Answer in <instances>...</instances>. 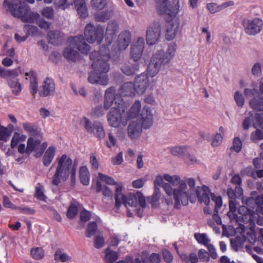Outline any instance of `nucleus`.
I'll return each mask as SVG.
<instances>
[{
  "label": "nucleus",
  "mask_w": 263,
  "mask_h": 263,
  "mask_svg": "<svg viewBox=\"0 0 263 263\" xmlns=\"http://www.w3.org/2000/svg\"><path fill=\"white\" fill-rule=\"evenodd\" d=\"M89 57L93 61L91 66L93 71L89 73L88 82L93 84L107 85L109 81L107 72L110 69L107 62L110 58L108 47L105 45H101L99 52L93 51Z\"/></svg>",
  "instance_id": "nucleus-1"
},
{
  "label": "nucleus",
  "mask_w": 263,
  "mask_h": 263,
  "mask_svg": "<svg viewBox=\"0 0 263 263\" xmlns=\"http://www.w3.org/2000/svg\"><path fill=\"white\" fill-rule=\"evenodd\" d=\"M57 166L53 175L52 183L58 186L62 181H65L70 177L72 185L76 181L77 163L76 160L72 163V159L66 154L56 158Z\"/></svg>",
  "instance_id": "nucleus-2"
},
{
  "label": "nucleus",
  "mask_w": 263,
  "mask_h": 263,
  "mask_svg": "<svg viewBox=\"0 0 263 263\" xmlns=\"http://www.w3.org/2000/svg\"><path fill=\"white\" fill-rule=\"evenodd\" d=\"M187 182L190 187L187 192L185 191L187 186L184 180H182L177 189L174 191V208L175 209H179L181 204L183 205H187L189 201L194 203L196 200V196L199 195L200 187L197 186L195 189V179L190 178L187 179Z\"/></svg>",
  "instance_id": "nucleus-3"
},
{
  "label": "nucleus",
  "mask_w": 263,
  "mask_h": 263,
  "mask_svg": "<svg viewBox=\"0 0 263 263\" xmlns=\"http://www.w3.org/2000/svg\"><path fill=\"white\" fill-rule=\"evenodd\" d=\"M3 6L13 16L20 18L24 23H32L40 17L39 14L31 12L30 7L25 2L5 0Z\"/></svg>",
  "instance_id": "nucleus-4"
},
{
  "label": "nucleus",
  "mask_w": 263,
  "mask_h": 263,
  "mask_svg": "<svg viewBox=\"0 0 263 263\" xmlns=\"http://www.w3.org/2000/svg\"><path fill=\"white\" fill-rule=\"evenodd\" d=\"M70 46L64 48L63 51V57L68 61L75 62L79 56V52L74 50L75 47L83 54H88L90 50V46L87 44L82 35L71 36L68 40Z\"/></svg>",
  "instance_id": "nucleus-5"
},
{
  "label": "nucleus",
  "mask_w": 263,
  "mask_h": 263,
  "mask_svg": "<svg viewBox=\"0 0 263 263\" xmlns=\"http://www.w3.org/2000/svg\"><path fill=\"white\" fill-rule=\"evenodd\" d=\"M176 49V45L170 44L166 53L164 50H160L154 54L147 67L148 74L154 77L157 74L161 66L168 63L174 57Z\"/></svg>",
  "instance_id": "nucleus-6"
},
{
  "label": "nucleus",
  "mask_w": 263,
  "mask_h": 263,
  "mask_svg": "<svg viewBox=\"0 0 263 263\" xmlns=\"http://www.w3.org/2000/svg\"><path fill=\"white\" fill-rule=\"evenodd\" d=\"M140 115L141 124L137 122L133 121L128 125V135L132 140L136 139L140 136L142 128L147 129L153 124V114L149 107L145 106L143 108Z\"/></svg>",
  "instance_id": "nucleus-7"
},
{
  "label": "nucleus",
  "mask_w": 263,
  "mask_h": 263,
  "mask_svg": "<svg viewBox=\"0 0 263 263\" xmlns=\"http://www.w3.org/2000/svg\"><path fill=\"white\" fill-rule=\"evenodd\" d=\"M107 120L109 124L114 127H119L121 125L125 126L128 121L125 107L123 105H117V107H113L107 115Z\"/></svg>",
  "instance_id": "nucleus-8"
},
{
  "label": "nucleus",
  "mask_w": 263,
  "mask_h": 263,
  "mask_svg": "<svg viewBox=\"0 0 263 263\" xmlns=\"http://www.w3.org/2000/svg\"><path fill=\"white\" fill-rule=\"evenodd\" d=\"M156 2L160 15L166 14L172 18L178 12V0H156Z\"/></svg>",
  "instance_id": "nucleus-9"
},
{
  "label": "nucleus",
  "mask_w": 263,
  "mask_h": 263,
  "mask_svg": "<svg viewBox=\"0 0 263 263\" xmlns=\"http://www.w3.org/2000/svg\"><path fill=\"white\" fill-rule=\"evenodd\" d=\"M104 28L101 26L95 27L91 24H88L85 28L84 34L86 40L89 43L96 42L100 44L104 37Z\"/></svg>",
  "instance_id": "nucleus-10"
},
{
  "label": "nucleus",
  "mask_w": 263,
  "mask_h": 263,
  "mask_svg": "<svg viewBox=\"0 0 263 263\" xmlns=\"http://www.w3.org/2000/svg\"><path fill=\"white\" fill-rule=\"evenodd\" d=\"M122 185H119L116 188L115 195L116 207L119 208L122 201L125 204H128L131 206H136L137 205V194L136 195H130L126 197L125 195L122 194Z\"/></svg>",
  "instance_id": "nucleus-11"
},
{
  "label": "nucleus",
  "mask_w": 263,
  "mask_h": 263,
  "mask_svg": "<svg viewBox=\"0 0 263 263\" xmlns=\"http://www.w3.org/2000/svg\"><path fill=\"white\" fill-rule=\"evenodd\" d=\"M242 25L245 32L249 35H255L261 32L263 29V21L259 18L253 19H245Z\"/></svg>",
  "instance_id": "nucleus-12"
},
{
  "label": "nucleus",
  "mask_w": 263,
  "mask_h": 263,
  "mask_svg": "<svg viewBox=\"0 0 263 263\" xmlns=\"http://www.w3.org/2000/svg\"><path fill=\"white\" fill-rule=\"evenodd\" d=\"M115 91L114 87H110L106 90L103 106L105 110H108L113 104L114 102L116 105L115 107H117V105H123V98L121 95L115 94Z\"/></svg>",
  "instance_id": "nucleus-13"
},
{
  "label": "nucleus",
  "mask_w": 263,
  "mask_h": 263,
  "mask_svg": "<svg viewBox=\"0 0 263 263\" xmlns=\"http://www.w3.org/2000/svg\"><path fill=\"white\" fill-rule=\"evenodd\" d=\"M161 26L159 22H154L147 28L146 34L147 43L154 45L159 41L161 35Z\"/></svg>",
  "instance_id": "nucleus-14"
},
{
  "label": "nucleus",
  "mask_w": 263,
  "mask_h": 263,
  "mask_svg": "<svg viewBox=\"0 0 263 263\" xmlns=\"http://www.w3.org/2000/svg\"><path fill=\"white\" fill-rule=\"evenodd\" d=\"M85 121L84 127L88 133H93L96 137L103 139L105 137V133L102 123L98 121H96L92 124L91 122L87 118L84 117Z\"/></svg>",
  "instance_id": "nucleus-15"
},
{
  "label": "nucleus",
  "mask_w": 263,
  "mask_h": 263,
  "mask_svg": "<svg viewBox=\"0 0 263 263\" xmlns=\"http://www.w3.org/2000/svg\"><path fill=\"white\" fill-rule=\"evenodd\" d=\"M144 46V39L143 37H139L138 40L133 44L130 50V54L134 61L137 62L141 57Z\"/></svg>",
  "instance_id": "nucleus-16"
},
{
  "label": "nucleus",
  "mask_w": 263,
  "mask_h": 263,
  "mask_svg": "<svg viewBox=\"0 0 263 263\" xmlns=\"http://www.w3.org/2000/svg\"><path fill=\"white\" fill-rule=\"evenodd\" d=\"M148 76L147 74L142 73L135 78L134 85L138 93H143L148 86Z\"/></svg>",
  "instance_id": "nucleus-17"
},
{
  "label": "nucleus",
  "mask_w": 263,
  "mask_h": 263,
  "mask_svg": "<svg viewBox=\"0 0 263 263\" xmlns=\"http://www.w3.org/2000/svg\"><path fill=\"white\" fill-rule=\"evenodd\" d=\"M119 26L117 23L111 22L108 24L105 34L106 46H109L116 36Z\"/></svg>",
  "instance_id": "nucleus-18"
},
{
  "label": "nucleus",
  "mask_w": 263,
  "mask_h": 263,
  "mask_svg": "<svg viewBox=\"0 0 263 263\" xmlns=\"http://www.w3.org/2000/svg\"><path fill=\"white\" fill-rule=\"evenodd\" d=\"M179 27L178 22H167L165 25L166 33L165 39L167 41L173 40L176 36Z\"/></svg>",
  "instance_id": "nucleus-19"
},
{
  "label": "nucleus",
  "mask_w": 263,
  "mask_h": 263,
  "mask_svg": "<svg viewBox=\"0 0 263 263\" xmlns=\"http://www.w3.org/2000/svg\"><path fill=\"white\" fill-rule=\"evenodd\" d=\"M238 211L241 215V218L243 222H251L254 221L256 215L254 210L242 205L238 208Z\"/></svg>",
  "instance_id": "nucleus-20"
},
{
  "label": "nucleus",
  "mask_w": 263,
  "mask_h": 263,
  "mask_svg": "<svg viewBox=\"0 0 263 263\" xmlns=\"http://www.w3.org/2000/svg\"><path fill=\"white\" fill-rule=\"evenodd\" d=\"M55 90V84L52 78H46L44 81L43 90L39 92L40 97H45L50 95Z\"/></svg>",
  "instance_id": "nucleus-21"
},
{
  "label": "nucleus",
  "mask_w": 263,
  "mask_h": 263,
  "mask_svg": "<svg viewBox=\"0 0 263 263\" xmlns=\"http://www.w3.org/2000/svg\"><path fill=\"white\" fill-rule=\"evenodd\" d=\"M131 42V33L128 30L122 31L118 37V48L123 50L129 46Z\"/></svg>",
  "instance_id": "nucleus-22"
},
{
  "label": "nucleus",
  "mask_w": 263,
  "mask_h": 263,
  "mask_svg": "<svg viewBox=\"0 0 263 263\" xmlns=\"http://www.w3.org/2000/svg\"><path fill=\"white\" fill-rule=\"evenodd\" d=\"M136 89L134 83L129 82L124 83L119 89V92L118 93L121 95V98L123 96L133 97L135 95Z\"/></svg>",
  "instance_id": "nucleus-23"
},
{
  "label": "nucleus",
  "mask_w": 263,
  "mask_h": 263,
  "mask_svg": "<svg viewBox=\"0 0 263 263\" xmlns=\"http://www.w3.org/2000/svg\"><path fill=\"white\" fill-rule=\"evenodd\" d=\"M139 64L135 61L134 63H125L121 67L122 72L126 76H130L136 74L139 71Z\"/></svg>",
  "instance_id": "nucleus-24"
},
{
  "label": "nucleus",
  "mask_w": 263,
  "mask_h": 263,
  "mask_svg": "<svg viewBox=\"0 0 263 263\" xmlns=\"http://www.w3.org/2000/svg\"><path fill=\"white\" fill-rule=\"evenodd\" d=\"M141 258L142 263H160L161 261V256L157 253L149 254L146 252H143Z\"/></svg>",
  "instance_id": "nucleus-25"
},
{
  "label": "nucleus",
  "mask_w": 263,
  "mask_h": 263,
  "mask_svg": "<svg viewBox=\"0 0 263 263\" xmlns=\"http://www.w3.org/2000/svg\"><path fill=\"white\" fill-rule=\"evenodd\" d=\"M6 80L12 93L16 96L19 95L22 89V86L19 80L11 77H8Z\"/></svg>",
  "instance_id": "nucleus-26"
},
{
  "label": "nucleus",
  "mask_w": 263,
  "mask_h": 263,
  "mask_svg": "<svg viewBox=\"0 0 263 263\" xmlns=\"http://www.w3.org/2000/svg\"><path fill=\"white\" fill-rule=\"evenodd\" d=\"M25 76L29 77L30 86L29 88L31 93L33 96H35L38 90V83L37 81L36 73L33 70H30L25 73Z\"/></svg>",
  "instance_id": "nucleus-27"
},
{
  "label": "nucleus",
  "mask_w": 263,
  "mask_h": 263,
  "mask_svg": "<svg viewBox=\"0 0 263 263\" xmlns=\"http://www.w3.org/2000/svg\"><path fill=\"white\" fill-rule=\"evenodd\" d=\"M55 155V148L54 146H49L43 156V164L46 167L49 166L53 160Z\"/></svg>",
  "instance_id": "nucleus-28"
},
{
  "label": "nucleus",
  "mask_w": 263,
  "mask_h": 263,
  "mask_svg": "<svg viewBox=\"0 0 263 263\" xmlns=\"http://www.w3.org/2000/svg\"><path fill=\"white\" fill-rule=\"evenodd\" d=\"M41 143V141L39 139H34L31 137L29 138L27 140L26 153L30 154L33 151L37 152L39 149Z\"/></svg>",
  "instance_id": "nucleus-29"
},
{
  "label": "nucleus",
  "mask_w": 263,
  "mask_h": 263,
  "mask_svg": "<svg viewBox=\"0 0 263 263\" xmlns=\"http://www.w3.org/2000/svg\"><path fill=\"white\" fill-rule=\"evenodd\" d=\"M49 43L54 45H58L62 41V34L58 31H50L47 34Z\"/></svg>",
  "instance_id": "nucleus-30"
},
{
  "label": "nucleus",
  "mask_w": 263,
  "mask_h": 263,
  "mask_svg": "<svg viewBox=\"0 0 263 263\" xmlns=\"http://www.w3.org/2000/svg\"><path fill=\"white\" fill-rule=\"evenodd\" d=\"M90 173L86 166H82L79 169V177L81 182L84 185H87L90 182Z\"/></svg>",
  "instance_id": "nucleus-31"
},
{
  "label": "nucleus",
  "mask_w": 263,
  "mask_h": 263,
  "mask_svg": "<svg viewBox=\"0 0 263 263\" xmlns=\"http://www.w3.org/2000/svg\"><path fill=\"white\" fill-rule=\"evenodd\" d=\"M104 252V260L106 263H114L119 257L118 252L112 250L109 247L105 250Z\"/></svg>",
  "instance_id": "nucleus-32"
},
{
  "label": "nucleus",
  "mask_w": 263,
  "mask_h": 263,
  "mask_svg": "<svg viewBox=\"0 0 263 263\" xmlns=\"http://www.w3.org/2000/svg\"><path fill=\"white\" fill-rule=\"evenodd\" d=\"M141 107V104L140 101H135L128 112L126 113V117H127L128 121L130 119L135 118L139 115Z\"/></svg>",
  "instance_id": "nucleus-33"
},
{
  "label": "nucleus",
  "mask_w": 263,
  "mask_h": 263,
  "mask_svg": "<svg viewBox=\"0 0 263 263\" xmlns=\"http://www.w3.org/2000/svg\"><path fill=\"white\" fill-rule=\"evenodd\" d=\"M18 69H6L5 68L0 66V76L3 79H7L8 77H11L13 78H17L18 76Z\"/></svg>",
  "instance_id": "nucleus-34"
},
{
  "label": "nucleus",
  "mask_w": 263,
  "mask_h": 263,
  "mask_svg": "<svg viewBox=\"0 0 263 263\" xmlns=\"http://www.w3.org/2000/svg\"><path fill=\"white\" fill-rule=\"evenodd\" d=\"M96 190L98 193H100L102 191L103 195L105 197L112 198L113 196V192L106 185L102 186L101 183L99 181H97V182Z\"/></svg>",
  "instance_id": "nucleus-35"
},
{
  "label": "nucleus",
  "mask_w": 263,
  "mask_h": 263,
  "mask_svg": "<svg viewBox=\"0 0 263 263\" xmlns=\"http://www.w3.org/2000/svg\"><path fill=\"white\" fill-rule=\"evenodd\" d=\"M250 107L253 109L263 111V98H260L257 99L254 98L250 100L249 102Z\"/></svg>",
  "instance_id": "nucleus-36"
},
{
  "label": "nucleus",
  "mask_w": 263,
  "mask_h": 263,
  "mask_svg": "<svg viewBox=\"0 0 263 263\" xmlns=\"http://www.w3.org/2000/svg\"><path fill=\"white\" fill-rule=\"evenodd\" d=\"M201 190L200 189V192H199V196H196V198H197L199 200V201L200 202H203L204 204H205L206 205H208L210 202V197L209 193L208 192L210 193V190L208 188V187L206 186L205 185L203 186V191L202 195H200Z\"/></svg>",
  "instance_id": "nucleus-37"
},
{
  "label": "nucleus",
  "mask_w": 263,
  "mask_h": 263,
  "mask_svg": "<svg viewBox=\"0 0 263 263\" xmlns=\"http://www.w3.org/2000/svg\"><path fill=\"white\" fill-rule=\"evenodd\" d=\"M24 129L32 135H38L40 134L38 127L33 124L26 122L23 124Z\"/></svg>",
  "instance_id": "nucleus-38"
},
{
  "label": "nucleus",
  "mask_w": 263,
  "mask_h": 263,
  "mask_svg": "<svg viewBox=\"0 0 263 263\" xmlns=\"http://www.w3.org/2000/svg\"><path fill=\"white\" fill-rule=\"evenodd\" d=\"M194 238L199 244L203 245L206 247L210 245V240L205 233H195L194 234Z\"/></svg>",
  "instance_id": "nucleus-39"
},
{
  "label": "nucleus",
  "mask_w": 263,
  "mask_h": 263,
  "mask_svg": "<svg viewBox=\"0 0 263 263\" xmlns=\"http://www.w3.org/2000/svg\"><path fill=\"white\" fill-rule=\"evenodd\" d=\"M75 7L81 18H85L88 16V10L85 2L80 4H76Z\"/></svg>",
  "instance_id": "nucleus-40"
},
{
  "label": "nucleus",
  "mask_w": 263,
  "mask_h": 263,
  "mask_svg": "<svg viewBox=\"0 0 263 263\" xmlns=\"http://www.w3.org/2000/svg\"><path fill=\"white\" fill-rule=\"evenodd\" d=\"M35 197L44 202H46L47 197L44 194V186L40 183H38L35 187Z\"/></svg>",
  "instance_id": "nucleus-41"
},
{
  "label": "nucleus",
  "mask_w": 263,
  "mask_h": 263,
  "mask_svg": "<svg viewBox=\"0 0 263 263\" xmlns=\"http://www.w3.org/2000/svg\"><path fill=\"white\" fill-rule=\"evenodd\" d=\"M189 148V147L186 146H175L171 149V152L174 156L182 157L187 153Z\"/></svg>",
  "instance_id": "nucleus-42"
},
{
  "label": "nucleus",
  "mask_w": 263,
  "mask_h": 263,
  "mask_svg": "<svg viewBox=\"0 0 263 263\" xmlns=\"http://www.w3.org/2000/svg\"><path fill=\"white\" fill-rule=\"evenodd\" d=\"M78 202H73L70 204L67 211V217L70 219H73L78 213Z\"/></svg>",
  "instance_id": "nucleus-43"
},
{
  "label": "nucleus",
  "mask_w": 263,
  "mask_h": 263,
  "mask_svg": "<svg viewBox=\"0 0 263 263\" xmlns=\"http://www.w3.org/2000/svg\"><path fill=\"white\" fill-rule=\"evenodd\" d=\"M98 229V225L95 221L89 222L86 230V236L90 238L94 235Z\"/></svg>",
  "instance_id": "nucleus-44"
},
{
  "label": "nucleus",
  "mask_w": 263,
  "mask_h": 263,
  "mask_svg": "<svg viewBox=\"0 0 263 263\" xmlns=\"http://www.w3.org/2000/svg\"><path fill=\"white\" fill-rule=\"evenodd\" d=\"M30 253L32 257L36 260L41 259L44 256V251L41 247H37L34 249H31Z\"/></svg>",
  "instance_id": "nucleus-45"
},
{
  "label": "nucleus",
  "mask_w": 263,
  "mask_h": 263,
  "mask_svg": "<svg viewBox=\"0 0 263 263\" xmlns=\"http://www.w3.org/2000/svg\"><path fill=\"white\" fill-rule=\"evenodd\" d=\"M71 257L67 254L62 253L61 250H57L54 254V259L57 261H61L62 262L70 260Z\"/></svg>",
  "instance_id": "nucleus-46"
},
{
  "label": "nucleus",
  "mask_w": 263,
  "mask_h": 263,
  "mask_svg": "<svg viewBox=\"0 0 263 263\" xmlns=\"http://www.w3.org/2000/svg\"><path fill=\"white\" fill-rule=\"evenodd\" d=\"M110 17L109 11H102L95 14V20L97 22H105L108 20Z\"/></svg>",
  "instance_id": "nucleus-47"
},
{
  "label": "nucleus",
  "mask_w": 263,
  "mask_h": 263,
  "mask_svg": "<svg viewBox=\"0 0 263 263\" xmlns=\"http://www.w3.org/2000/svg\"><path fill=\"white\" fill-rule=\"evenodd\" d=\"M41 14L47 19H52L54 16V10L51 7H46L43 8Z\"/></svg>",
  "instance_id": "nucleus-48"
},
{
  "label": "nucleus",
  "mask_w": 263,
  "mask_h": 263,
  "mask_svg": "<svg viewBox=\"0 0 263 263\" xmlns=\"http://www.w3.org/2000/svg\"><path fill=\"white\" fill-rule=\"evenodd\" d=\"M242 148V142L239 137L234 138L233 142V145L230 147L231 151H235L239 153Z\"/></svg>",
  "instance_id": "nucleus-49"
},
{
  "label": "nucleus",
  "mask_w": 263,
  "mask_h": 263,
  "mask_svg": "<svg viewBox=\"0 0 263 263\" xmlns=\"http://www.w3.org/2000/svg\"><path fill=\"white\" fill-rule=\"evenodd\" d=\"M10 134L7 128L0 125V141H7L10 136Z\"/></svg>",
  "instance_id": "nucleus-50"
},
{
  "label": "nucleus",
  "mask_w": 263,
  "mask_h": 263,
  "mask_svg": "<svg viewBox=\"0 0 263 263\" xmlns=\"http://www.w3.org/2000/svg\"><path fill=\"white\" fill-rule=\"evenodd\" d=\"M164 178L165 180L171 183L173 185L180 184V182H181L180 178L178 176H171L168 174H165L164 175Z\"/></svg>",
  "instance_id": "nucleus-51"
},
{
  "label": "nucleus",
  "mask_w": 263,
  "mask_h": 263,
  "mask_svg": "<svg viewBox=\"0 0 263 263\" xmlns=\"http://www.w3.org/2000/svg\"><path fill=\"white\" fill-rule=\"evenodd\" d=\"M98 176L99 179L105 182L106 184L109 185H116L117 184V182L115 181V180L111 177L108 176L106 175H104L101 173H99L98 174Z\"/></svg>",
  "instance_id": "nucleus-52"
},
{
  "label": "nucleus",
  "mask_w": 263,
  "mask_h": 263,
  "mask_svg": "<svg viewBox=\"0 0 263 263\" xmlns=\"http://www.w3.org/2000/svg\"><path fill=\"white\" fill-rule=\"evenodd\" d=\"M253 121L254 112L250 111L249 112V116L246 117L243 122V128L245 130H248L250 128L251 124Z\"/></svg>",
  "instance_id": "nucleus-53"
},
{
  "label": "nucleus",
  "mask_w": 263,
  "mask_h": 263,
  "mask_svg": "<svg viewBox=\"0 0 263 263\" xmlns=\"http://www.w3.org/2000/svg\"><path fill=\"white\" fill-rule=\"evenodd\" d=\"M92 6L96 9L102 10L107 4L106 0H91Z\"/></svg>",
  "instance_id": "nucleus-54"
},
{
  "label": "nucleus",
  "mask_w": 263,
  "mask_h": 263,
  "mask_svg": "<svg viewBox=\"0 0 263 263\" xmlns=\"http://www.w3.org/2000/svg\"><path fill=\"white\" fill-rule=\"evenodd\" d=\"M198 258L202 262H208L210 260L209 253L204 249H200L198 252Z\"/></svg>",
  "instance_id": "nucleus-55"
},
{
  "label": "nucleus",
  "mask_w": 263,
  "mask_h": 263,
  "mask_svg": "<svg viewBox=\"0 0 263 263\" xmlns=\"http://www.w3.org/2000/svg\"><path fill=\"white\" fill-rule=\"evenodd\" d=\"M254 120H255L254 127L256 126L263 128V114L254 113Z\"/></svg>",
  "instance_id": "nucleus-56"
},
{
  "label": "nucleus",
  "mask_w": 263,
  "mask_h": 263,
  "mask_svg": "<svg viewBox=\"0 0 263 263\" xmlns=\"http://www.w3.org/2000/svg\"><path fill=\"white\" fill-rule=\"evenodd\" d=\"M263 139V132L260 129H257L251 135V140L253 142H257Z\"/></svg>",
  "instance_id": "nucleus-57"
},
{
  "label": "nucleus",
  "mask_w": 263,
  "mask_h": 263,
  "mask_svg": "<svg viewBox=\"0 0 263 263\" xmlns=\"http://www.w3.org/2000/svg\"><path fill=\"white\" fill-rule=\"evenodd\" d=\"M234 99L237 106L242 107L245 103V99L242 95L238 91H236L234 95Z\"/></svg>",
  "instance_id": "nucleus-58"
},
{
  "label": "nucleus",
  "mask_w": 263,
  "mask_h": 263,
  "mask_svg": "<svg viewBox=\"0 0 263 263\" xmlns=\"http://www.w3.org/2000/svg\"><path fill=\"white\" fill-rule=\"evenodd\" d=\"M256 211L263 215V196H257L256 197Z\"/></svg>",
  "instance_id": "nucleus-59"
},
{
  "label": "nucleus",
  "mask_w": 263,
  "mask_h": 263,
  "mask_svg": "<svg viewBox=\"0 0 263 263\" xmlns=\"http://www.w3.org/2000/svg\"><path fill=\"white\" fill-rule=\"evenodd\" d=\"M162 256L164 261L166 263H171L173 260V256L171 252L167 249L162 250Z\"/></svg>",
  "instance_id": "nucleus-60"
},
{
  "label": "nucleus",
  "mask_w": 263,
  "mask_h": 263,
  "mask_svg": "<svg viewBox=\"0 0 263 263\" xmlns=\"http://www.w3.org/2000/svg\"><path fill=\"white\" fill-rule=\"evenodd\" d=\"M15 210H18L20 213L22 214L33 215L35 212L34 209L26 206H16Z\"/></svg>",
  "instance_id": "nucleus-61"
},
{
  "label": "nucleus",
  "mask_w": 263,
  "mask_h": 263,
  "mask_svg": "<svg viewBox=\"0 0 263 263\" xmlns=\"http://www.w3.org/2000/svg\"><path fill=\"white\" fill-rule=\"evenodd\" d=\"M206 7L211 13H215L221 10L220 5L216 3H209Z\"/></svg>",
  "instance_id": "nucleus-62"
},
{
  "label": "nucleus",
  "mask_w": 263,
  "mask_h": 263,
  "mask_svg": "<svg viewBox=\"0 0 263 263\" xmlns=\"http://www.w3.org/2000/svg\"><path fill=\"white\" fill-rule=\"evenodd\" d=\"M108 140L106 141V146L108 148H111L116 145L117 139L111 132L108 133Z\"/></svg>",
  "instance_id": "nucleus-63"
},
{
  "label": "nucleus",
  "mask_w": 263,
  "mask_h": 263,
  "mask_svg": "<svg viewBox=\"0 0 263 263\" xmlns=\"http://www.w3.org/2000/svg\"><path fill=\"white\" fill-rule=\"evenodd\" d=\"M94 243L96 248H101L104 245V238L103 236H97L95 237Z\"/></svg>",
  "instance_id": "nucleus-64"
}]
</instances>
